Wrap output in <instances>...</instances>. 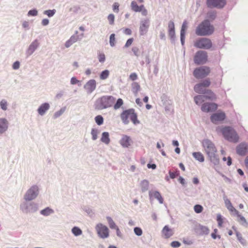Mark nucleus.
Masks as SVG:
<instances>
[{
	"mask_svg": "<svg viewBox=\"0 0 248 248\" xmlns=\"http://www.w3.org/2000/svg\"><path fill=\"white\" fill-rule=\"evenodd\" d=\"M202 144L203 151L210 161L214 165H218L219 163V158L214 143L208 139H204L202 141Z\"/></svg>",
	"mask_w": 248,
	"mask_h": 248,
	"instance_id": "obj_1",
	"label": "nucleus"
},
{
	"mask_svg": "<svg viewBox=\"0 0 248 248\" xmlns=\"http://www.w3.org/2000/svg\"><path fill=\"white\" fill-rule=\"evenodd\" d=\"M215 31V28L209 20L205 19L196 27L195 33L198 36H209Z\"/></svg>",
	"mask_w": 248,
	"mask_h": 248,
	"instance_id": "obj_2",
	"label": "nucleus"
},
{
	"mask_svg": "<svg viewBox=\"0 0 248 248\" xmlns=\"http://www.w3.org/2000/svg\"><path fill=\"white\" fill-rule=\"evenodd\" d=\"M224 138L230 142L237 143L239 141V137L235 130L230 126H226L221 130Z\"/></svg>",
	"mask_w": 248,
	"mask_h": 248,
	"instance_id": "obj_3",
	"label": "nucleus"
},
{
	"mask_svg": "<svg viewBox=\"0 0 248 248\" xmlns=\"http://www.w3.org/2000/svg\"><path fill=\"white\" fill-rule=\"evenodd\" d=\"M121 118L124 123L131 122L134 124L139 123L137 119V115L133 108L124 110L121 114Z\"/></svg>",
	"mask_w": 248,
	"mask_h": 248,
	"instance_id": "obj_4",
	"label": "nucleus"
},
{
	"mask_svg": "<svg viewBox=\"0 0 248 248\" xmlns=\"http://www.w3.org/2000/svg\"><path fill=\"white\" fill-rule=\"evenodd\" d=\"M115 101L112 96H103L97 100L95 103V108L103 109L112 106Z\"/></svg>",
	"mask_w": 248,
	"mask_h": 248,
	"instance_id": "obj_5",
	"label": "nucleus"
},
{
	"mask_svg": "<svg viewBox=\"0 0 248 248\" xmlns=\"http://www.w3.org/2000/svg\"><path fill=\"white\" fill-rule=\"evenodd\" d=\"M194 46L199 48L209 49L212 46V42L209 38H201L195 41Z\"/></svg>",
	"mask_w": 248,
	"mask_h": 248,
	"instance_id": "obj_6",
	"label": "nucleus"
},
{
	"mask_svg": "<svg viewBox=\"0 0 248 248\" xmlns=\"http://www.w3.org/2000/svg\"><path fill=\"white\" fill-rule=\"evenodd\" d=\"M210 72V68L209 67L201 66L196 68L194 70L193 75L196 78H203L209 75Z\"/></svg>",
	"mask_w": 248,
	"mask_h": 248,
	"instance_id": "obj_7",
	"label": "nucleus"
},
{
	"mask_svg": "<svg viewBox=\"0 0 248 248\" xmlns=\"http://www.w3.org/2000/svg\"><path fill=\"white\" fill-rule=\"evenodd\" d=\"M194 61L197 64H202L207 61V54L206 52L198 51L195 54Z\"/></svg>",
	"mask_w": 248,
	"mask_h": 248,
	"instance_id": "obj_8",
	"label": "nucleus"
},
{
	"mask_svg": "<svg viewBox=\"0 0 248 248\" xmlns=\"http://www.w3.org/2000/svg\"><path fill=\"white\" fill-rule=\"evenodd\" d=\"M211 84L209 79H206L202 82L197 84L194 86V91L198 93H204L206 91L205 88L208 87Z\"/></svg>",
	"mask_w": 248,
	"mask_h": 248,
	"instance_id": "obj_9",
	"label": "nucleus"
},
{
	"mask_svg": "<svg viewBox=\"0 0 248 248\" xmlns=\"http://www.w3.org/2000/svg\"><path fill=\"white\" fill-rule=\"evenodd\" d=\"M96 231L99 237L106 238L109 236V230L107 226L101 223L98 224L95 227Z\"/></svg>",
	"mask_w": 248,
	"mask_h": 248,
	"instance_id": "obj_10",
	"label": "nucleus"
},
{
	"mask_svg": "<svg viewBox=\"0 0 248 248\" xmlns=\"http://www.w3.org/2000/svg\"><path fill=\"white\" fill-rule=\"evenodd\" d=\"M38 194V188L36 186H31L24 196L26 201H31L35 199Z\"/></svg>",
	"mask_w": 248,
	"mask_h": 248,
	"instance_id": "obj_11",
	"label": "nucleus"
},
{
	"mask_svg": "<svg viewBox=\"0 0 248 248\" xmlns=\"http://www.w3.org/2000/svg\"><path fill=\"white\" fill-rule=\"evenodd\" d=\"M131 8L132 11L135 12H141L143 16H147L148 15V11L145 8L144 5L141 4L138 5L137 2L132 1L131 3Z\"/></svg>",
	"mask_w": 248,
	"mask_h": 248,
	"instance_id": "obj_12",
	"label": "nucleus"
},
{
	"mask_svg": "<svg viewBox=\"0 0 248 248\" xmlns=\"http://www.w3.org/2000/svg\"><path fill=\"white\" fill-rule=\"evenodd\" d=\"M217 105L214 103H204L201 107V110L205 112H212L217 110Z\"/></svg>",
	"mask_w": 248,
	"mask_h": 248,
	"instance_id": "obj_13",
	"label": "nucleus"
},
{
	"mask_svg": "<svg viewBox=\"0 0 248 248\" xmlns=\"http://www.w3.org/2000/svg\"><path fill=\"white\" fill-rule=\"evenodd\" d=\"M225 4V0H207V5L209 7L222 8Z\"/></svg>",
	"mask_w": 248,
	"mask_h": 248,
	"instance_id": "obj_14",
	"label": "nucleus"
},
{
	"mask_svg": "<svg viewBox=\"0 0 248 248\" xmlns=\"http://www.w3.org/2000/svg\"><path fill=\"white\" fill-rule=\"evenodd\" d=\"M226 118L225 113L222 111H218L214 113L211 116V120L212 123L223 121Z\"/></svg>",
	"mask_w": 248,
	"mask_h": 248,
	"instance_id": "obj_15",
	"label": "nucleus"
},
{
	"mask_svg": "<svg viewBox=\"0 0 248 248\" xmlns=\"http://www.w3.org/2000/svg\"><path fill=\"white\" fill-rule=\"evenodd\" d=\"M161 234L163 238L168 239L173 235L174 232L173 229L170 227L169 225H166L162 229Z\"/></svg>",
	"mask_w": 248,
	"mask_h": 248,
	"instance_id": "obj_16",
	"label": "nucleus"
},
{
	"mask_svg": "<svg viewBox=\"0 0 248 248\" xmlns=\"http://www.w3.org/2000/svg\"><path fill=\"white\" fill-rule=\"evenodd\" d=\"M248 150V146L246 143L242 142L236 147V152L240 155H245Z\"/></svg>",
	"mask_w": 248,
	"mask_h": 248,
	"instance_id": "obj_17",
	"label": "nucleus"
},
{
	"mask_svg": "<svg viewBox=\"0 0 248 248\" xmlns=\"http://www.w3.org/2000/svg\"><path fill=\"white\" fill-rule=\"evenodd\" d=\"M96 84L94 79H91L86 83L84 87L88 93H91L95 89Z\"/></svg>",
	"mask_w": 248,
	"mask_h": 248,
	"instance_id": "obj_18",
	"label": "nucleus"
},
{
	"mask_svg": "<svg viewBox=\"0 0 248 248\" xmlns=\"http://www.w3.org/2000/svg\"><path fill=\"white\" fill-rule=\"evenodd\" d=\"M132 140L130 137L127 135H123L120 140V144L124 148H127L130 146Z\"/></svg>",
	"mask_w": 248,
	"mask_h": 248,
	"instance_id": "obj_19",
	"label": "nucleus"
},
{
	"mask_svg": "<svg viewBox=\"0 0 248 248\" xmlns=\"http://www.w3.org/2000/svg\"><path fill=\"white\" fill-rule=\"evenodd\" d=\"M149 26L148 20H144L141 21V25L140 28V33L141 35H143L147 32Z\"/></svg>",
	"mask_w": 248,
	"mask_h": 248,
	"instance_id": "obj_20",
	"label": "nucleus"
},
{
	"mask_svg": "<svg viewBox=\"0 0 248 248\" xmlns=\"http://www.w3.org/2000/svg\"><path fill=\"white\" fill-rule=\"evenodd\" d=\"M50 108L49 104L47 103L42 104L38 108L37 111L41 115H43Z\"/></svg>",
	"mask_w": 248,
	"mask_h": 248,
	"instance_id": "obj_21",
	"label": "nucleus"
},
{
	"mask_svg": "<svg viewBox=\"0 0 248 248\" xmlns=\"http://www.w3.org/2000/svg\"><path fill=\"white\" fill-rule=\"evenodd\" d=\"M203 94H205V95H203V96H204V98L205 99L213 101L217 99L216 94L210 90H206L205 93Z\"/></svg>",
	"mask_w": 248,
	"mask_h": 248,
	"instance_id": "obj_22",
	"label": "nucleus"
},
{
	"mask_svg": "<svg viewBox=\"0 0 248 248\" xmlns=\"http://www.w3.org/2000/svg\"><path fill=\"white\" fill-rule=\"evenodd\" d=\"M78 39V35H72L70 39L67 40L65 44V46L66 47H69L73 43L76 42Z\"/></svg>",
	"mask_w": 248,
	"mask_h": 248,
	"instance_id": "obj_23",
	"label": "nucleus"
},
{
	"mask_svg": "<svg viewBox=\"0 0 248 248\" xmlns=\"http://www.w3.org/2000/svg\"><path fill=\"white\" fill-rule=\"evenodd\" d=\"M169 34L171 38H173L175 35L174 24L173 21H170L168 24Z\"/></svg>",
	"mask_w": 248,
	"mask_h": 248,
	"instance_id": "obj_24",
	"label": "nucleus"
},
{
	"mask_svg": "<svg viewBox=\"0 0 248 248\" xmlns=\"http://www.w3.org/2000/svg\"><path fill=\"white\" fill-rule=\"evenodd\" d=\"M193 156L200 162H203L204 161V157L201 152H194L192 154Z\"/></svg>",
	"mask_w": 248,
	"mask_h": 248,
	"instance_id": "obj_25",
	"label": "nucleus"
},
{
	"mask_svg": "<svg viewBox=\"0 0 248 248\" xmlns=\"http://www.w3.org/2000/svg\"><path fill=\"white\" fill-rule=\"evenodd\" d=\"M38 45L39 43L37 40L33 41L29 47L28 52L30 53V54L32 53L33 51L37 48Z\"/></svg>",
	"mask_w": 248,
	"mask_h": 248,
	"instance_id": "obj_26",
	"label": "nucleus"
},
{
	"mask_svg": "<svg viewBox=\"0 0 248 248\" xmlns=\"http://www.w3.org/2000/svg\"><path fill=\"white\" fill-rule=\"evenodd\" d=\"M101 140L103 143L108 144L110 142L109 134L108 132H103L102 135Z\"/></svg>",
	"mask_w": 248,
	"mask_h": 248,
	"instance_id": "obj_27",
	"label": "nucleus"
},
{
	"mask_svg": "<svg viewBox=\"0 0 248 248\" xmlns=\"http://www.w3.org/2000/svg\"><path fill=\"white\" fill-rule=\"evenodd\" d=\"M151 196H153L154 198L156 199L160 203H162L163 202V199L160 193L158 191L153 192L152 194H150Z\"/></svg>",
	"mask_w": 248,
	"mask_h": 248,
	"instance_id": "obj_28",
	"label": "nucleus"
},
{
	"mask_svg": "<svg viewBox=\"0 0 248 248\" xmlns=\"http://www.w3.org/2000/svg\"><path fill=\"white\" fill-rule=\"evenodd\" d=\"M224 218L220 214H218L217 215V222L218 227L219 228H221L223 226V223L224 222Z\"/></svg>",
	"mask_w": 248,
	"mask_h": 248,
	"instance_id": "obj_29",
	"label": "nucleus"
},
{
	"mask_svg": "<svg viewBox=\"0 0 248 248\" xmlns=\"http://www.w3.org/2000/svg\"><path fill=\"white\" fill-rule=\"evenodd\" d=\"M205 98L203 95H198L194 97V101L196 104L199 105L204 101Z\"/></svg>",
	"mask_w": 248,
	"mask_h": 248,
	"instance_id": "obj_30",
	"label": "nucleus"
},
{
	"mask_svg": "<svg viewBox=\"0 0 248 248\" xmlns=\"http://www.w3.org/2000/svg\"><path fill=\"white\" fill-rule=\"evenodd\" d=\"M107 219L108 221L109 226L111 229H115L118 227V226L116 225L115 222L110 217H107Z\"/></svg>",
	"mask_w": 248,
	"mask_h": 248,
	"instance_id": "obj_31",
	"label": "nucleus"
},
{
	"mask_svg": "<svg viewBox=\"0 0 248 248\" xmlns=\"http://www.w3.org/2000/svg\"><path fill=\"white\" fill-rule=\"evenodd\" d=\"M52 213H53V210L48 207H47L41 211V214L44 216H48Z\"/></svg>",
	"mask_w": 248,
	"mask_h": 248,
	"instance_id": "obj_32",
	"label": "nucleus"
},
{
	"mask_svg": "<svg viewBox=\"0 0 248 248\" xmlns=\"http://www.w3.org/2000/svg\"><path fill=\"white\" fill-rule=\"evenodd\" d=\"M141 187L142 189V191L143 192L145 191L148 189L149 183L146 180H143L141 183Z\"/></svg>",
	"mask_w": 248,
	"mask_h": 248,
	"instance_id": "obj_33",
	"label": "nucleus"
},
{
	"mask_svg": "<svg viewBox=\"0 0 248 248\" xmlns=\"http://www.w3.org/2000/svg\"><path fill=\"white\" fill-rule=\"evenodd\" d=\"M109 76V71L108 70H105L102 71L100 75L101 79L104 80L108 78Z\"/></svg>",
	"mask_w": 248,
	"mask_h": 248,
	"instance_id": "obj_34",
	"label": "nucleus"
},
{
	"mask_svg": "<svg viewBox=\"0 0 248 248\" xmlns=\"http://www.w3.org/2000/svg\"><path fill=\"white\" fill-rule=\"evenodd\" d=\"M72 232L75 236L79 235L82 233V231L77 227H74L72 229Z\"/></svg>",
	"mask_w": 248,
	"mask_h": 248,
	"instance_id": "obj_35",
	"label": "nucleus"
},
{
	"mask_svg": "<svg viewBox=\"0 0 248 248\" xmlns=\"http://www.w3.org/2000/svg\"><path fill=\"white\" fill-rule=\"evenodd\" d=\"M132 88L133 92L137 93L140 90V86L138 83L135 82L132 84Z\"/></svg>",
	"mask_w": 248,
	"mask_h": 248,
	"instance_id": "obj_36",
	"label": "nucleus"
},
{
	"mask_svg": "<svg viewBox=\"0 0 248 248\" xmlns=\"http://www.w3.org/2000/svg\"><path fill=\"white\" fill-rule=\"evenodd\" d=\"M107 18L110 25H112L114 24L115 16L113 14H109Z\"/></svg>",
	"mask_w": 248,
	"mask_h": 248,
	"instance_id": "obj_37",
	"label": "nucleus"
},
{
	"mask_svg": "<svg viewBox=\"0 0 248 248\" xmlns=\"http://www.w3.org/2000/svg\"><path fill=\"white\" fill-rule=\"evenodd\" d=\"M123 104V101L122 99L119 98L117 100L116 104L114 106V108L115 109L119 108Z\"/></svg>",
	"mask_w": 248,
	"mask_h": 248,
	"instance_id": "obj_38",
	"label": "nucleus"
},
{
	"mask_svg": "<svg viewBox=\"0 0 248 248\" xmlns=\"http://www.w3.org/2000/svg\"><path fill=\"white\" fill-rule=\"evenodd\" d=\"M194 210L196 213H200L202 212L203 210V207L201 205L196 204L194 207Z\"/></svg>",
	"mask_w": 248,
	"mask_h": 248,
	"instance_id": "obj_39",
	"label": "nucleus"
},
{
	"mask_svg": "<svg viewBox=\"0 0 248 248\" xmlns=\"http://www.w3.org/2000/svg\"><path fill=\"white\" fill-rule=\"evenodd\" d=\"M235 215L237 216V217H238V221L241 224H244V223H246V219L244 217H243V216H242L239 213V212H238V214H236Z\"/></svg>",
	"mask_w": 248,
	"mask_h": 248,
	"instance_id": "obj_40",
	"label": "nucleus"
},
{
	"mask_svg": "<svg viewBox=\"0 0 248 248\" xmlns=\"http://www.w3.org/2000/svg\"><path fill=\"white\" fill-rule=\"evenodd\" d=\"M55 12L56 10L53 9L45 11L44 13V14L47 15L48 17H51L55 14Z\"/></svg>",
	"mask_w": 248,
	"mask_h": 248,
	"instance_id": "obj_41",
	"label": "nucleus"
},
{
	"mask_svg": "<svg viewBox=\"0 0 248 248\" xmlns=\"http://www.w3.org/2000/svg\"><path fill=\"white\" fill-rule=\"evenodd\" d=\"M0 108L2 109L6 110L7 109V102L5 100H2L0 102Z\"/></svg>",
	"mask_w": 248,
	"mask_h": 248,
	"instance_id": "obj_42",
	"label": "nucleus"
},
{
	"mask_svg": "<svg viewBox=\"0 0 248 248\" xmlns=\"http://www.w3.org/2000/svg\"><path fill=\"white\" fill-rule=\"evenodd\" d=\"M236 236L239 242L243 245L246 244V240L243 238L242 235L238 232H236Z\"/></svg>",
	"mask_w": 248,
	"mask_h": 248,
	"instance_id": "obj_43",
	"label": "nucleus"
},
{
	"mask_svg": "<svg viewBox=\"0 0 248 248\" xmlns=\"http://www.w3.org/2000/svg\"><path fill=\"white\" fill-rule=\"evenodd\" d=\"M115 34H111L109 38V43L111 46H113L115 45Z\"/></svg>",
	"mask_w": 248,
	"mask_h": 248,
	"instance_id": "obj_44",
	"label": "nucleus"
},
{
	"mask_svg": "<svg viewBox=\"0 0 248 248\" xmlns=\"http://www.w3.org/2000/svg\"><path fill=\"white\" fill-rule=\"evenodd\" d=\"M187 23L186 21H185L183 22L182 26V28L181 30V34H183L186 33V31L187 29Z\"/></svg>",
	"mask_w": 248,
	"mask_h": 248,
	"instance_id": "obj_45",
	"label": "nucleus"
},
{
	"mask_svg": "<svg viewBox=\"0 0 248 248\" xmlns=\"http://www.w3.org/2000/svg\"><path fill=\"white\" fill-rule=\"evenodd\" d=\"M217 232H218L217 229H215L214 230V232L211 233V236L214 239H216L217 238H218V239H220V238H221L220 235H217Z\"/></svg>",
	"mask_w": 248,
	"mask_h": 248,
	"instance_id": "obj_46",
	"label": "nucleus"
},
{
	"mask_svg": "<svg viewBox=\"0 0 248 248\" xmlns=\"http://www.w3.org/2000/svg\"><path fill=\"white\" fill-rule=\"evenodd\" d=\"M95 122L97 124H102L103 123V118L101 115H98L95 118Z\"/></svg>",
	"mask_w": 248,
	"mask_h": 248,
	"instance_id": "obj_47",
	"label": "nucleus"
},
{
	"mask_svg": "<svg viewBox=\"0 0 248 248\" xmlns=\"http://www.w3.org/2000/svg\"><path fill=\"white\" fill-rule=\"evenodd\" d=\"M227 208L228 209V210L231 212L234 213L235 215L236 214H238V211L233 207L232 205H230L229 206H228Z\"/></svg>",
	"mask_w": 248,
	"mask_h": 248,
	"instance_id": "obj_48",
	"label": "nucleus"
},
{
	"mask_svg": "<svg viewBox=\"0 0 248 248\" xmlns=\"http://www.w3.org/2000/svg\"><path fill=\"white\" fill-rule=\"evenodd\" d=\"M113 11L115 13H118L119 11V4L118 2H114L112 6Z\"/></svg>",
	"mask_w": 248,
	"mask_h": 248,
	"instance_id": "obj_49",
	"label": "nucleus"
},
{
	"mask_svg": "<svg viewBox=\"0 0 248 248\" xmlns=\"http://www.w3.org/2000/svg\"><path fill=\"white\" fill-rule=\"evenodd\" d=\"M134 231L135 234L138 236H140L142 234V231L139 227H135Z\"/></svg>",
	"mask_w": 248,
	"mask_h": 248,
	"instance_id": "obj_50",
	"label": "nucleus"
},
{
	"mask_svg": "<svg viewBox=\"0 0 248 248\" xmlns=\"http://www.w3.org/2000/svg\"><path fill=\"white\" fill-rule=\"evenodd\" d=\"M169 175L171 179H174L179 175V173L178 171H176L175 172H171L170 171Z\"/></svg>",
	"mask_w": 248,
	"mask_h": 248,
	"instance_id": "obj_51",
	"label": "nucleus"
},
{
	"mask_svg": "<svg viewBox=\"0 0 248 248\" xmlns=\"http://www.w3.org/2000/svg\"><path fill=\"white\" fill-rule=\"evenodd\" d=\"M207 17L210 20H213L216 18V13L215 12H210L207 14Z\"/></svg>",
	"mask_w": 248,
	"mask_h": 248,
	"instance_id": "obj_52",
	"label": "nucleus"
},
{
	"mask_svg": "<svg viewBox=\"0 0 248 248\" xmlns=\"http://www.w3.org/2000/svg\"><path fill=\"white\" fill-rule=\"evenodd\" d=\"M93 140H95L97 138V131L95 129H93L91 132Z\"/></svg>",
	"mask_w": 248,
	"mask_h": 248,
	"instance_id": "obj_53",
	"label": "nucleus"
},
{
	"mask_svg": "<svg viewBox=\"0 0 248 248\" xmlns=\"http://www.w3.org/2000/svg\"><path fill=\"white\" fill-rule=\"evenodd\" d=\"M134 41V39L133 38H129V39L127 40V41H126L125 45H124V46L125 47H129V46H130L133 42Z\"/></svg>",
	"mask_w": 248,
	"mask_h": 248,
	"instance_id": "obj_54",
	"label": "nucleus"
},
{
	"mask_svg": "<svg viewBox=\"0 0 248 248\" xmlns=\"http://www.w3.org/2000/svg\"><path fill=\"white\" fill-rule=\"evenodd\" d=\"M37 14H38V12L36 10H30L28 12V16H36L37 15Z\"/></svg>",
	"mask_w": 248,
	"mask_h": 248,
	"instance_id": "obj_55",
	"label": "nucleus"
},
{
	"mask_svg": "<svg viewBox=\"0 0 248 248\" xmlns=\"http://www.w3.org/2000/svg\"><path fill=\"white\" fill-rule=\"evenodd\" d=\"M222 160L224 161H226V160H227V164L228 166H230L232 164V158L230 156L228 157V158H226V157H223Z\"/></svg>",
	"mask_w": 248,
	"mask_h": 248,
	"instance_id": "obj_56",
	"label": "nucleus"
},
{
	"mask_svg": "<svg viewBox=\"0 0 248 248\" xmlns=\"http://www.w3.org/2000/svg\"><path fill=\"white\" fill-rule=\"evenodd\" d=\"M170 246L173 248H178L181 246V244L178 241H173L171 243Z\"/></svg>",
	"mask_w": 248,
	"mask_h": 248,
	"instance_id": "obj_57",
	"label": "nucleus"
},
{
	"mask_svg": "<svg viewBox=\"0 0 248 248\" xmlns=\"http://www.w3.org/2000/svg\"><path fill=\"white\" fill-rule=\"evenodd\" d=\"M132 50L135 56H138L139 55L140 50L138 47H133L132 49Z\"/></svg>",
	"mask_w": 248,
	"mask_h": 248,
	"instance_id": "obj_58",
	"label": "nucleus"
},
{
	"mask_svg": "<svg viewBox=\"0 0 248 248\" xmlns=\"http://www.w3.org/2000/svg\"><path fill=\"white\" fill-rule=\"evenodd\" d=\"M70 82L71 84L74 85L78 83L79 81L75 77H73L71 79Z\"/></svg>",
	"mask_w": 248,
	"mask_h": 248,
	"instance_id": "obj_59",
	"label": "nucleus"
},
{
	"mask_svg": "<svg viewBox=\"0 0 248 248\" xmlns=\"http://www.w3.org/2000/svg\"><path fill=\"white\" fill-rule=\"evenodd\" d=\"M98 59L100 62H104L105 60V56L104 54H100L98 56Z\"/></svg>",
	"mask_w": 248,
	"mask_h": 248,
	"instance_id": "obj_60",
	"label": "nucleus"
},
{
	"mask_svg": "<svg viewBox=\"0 0 248 248\" xmlns=\"http://www.w3.org/2000/svg\"><path fill=\"white\" fill-rule=\"evenodd\" d=\"M7 125H0V134L3 133L7 128Z\"/></svg>",
	"mask_w": 248,
	"mask_h": 248,
	"instance_id": "obj_61",
	"label": "nucleus"
},
{
	"mask_svg": "<svg viewBox=\"0 0 248 248\" xmlns=\"http://www.w3.org/2000/svg\"><path fill=\"white\" fill-rule=\"evenodd\" d=\"M20 63L19 62L16 61L15 62L13 65V68L14 69H17L19 68Z\"/></svg>",
	"mask_w": 248,
	"mask_h": 248,
	"instance_id": "obj_62",
	"label": "nucleus"
},
{
	"mask_svg": "<svg viewBox=\"0 0 248 248\" xmlns=\"http://www.w3.org/2000/svg\"><path fill=\"white\" fill-rule=\"evenodd\" d=\"M63 112H64V110L62 109H61L59 111L56 112L54 114L55 117L57 118V117L60 116L63 113Z\"/></svg>",
	"mask_w": 248,
	"mask_h": 248,
	"instance_id": "obj_63",
	"label": "nucleus"
},
{
	"mask_svg": "<svg viewBox=\"0 0 248 248\" xmlns=\"http://www.w3.org/2000/svg\"><path fill=\"white\" fill-rule=\"evenodd\" d=\"M129 78L132 80L134 81L137 79V75L136 73H133L130 74Z\"/></svg>",
	"mask_w": 248,
	"mask_h": 248,
	"instance_id": "obj_64",
	"label": "nucleus"
}]
</instances>
